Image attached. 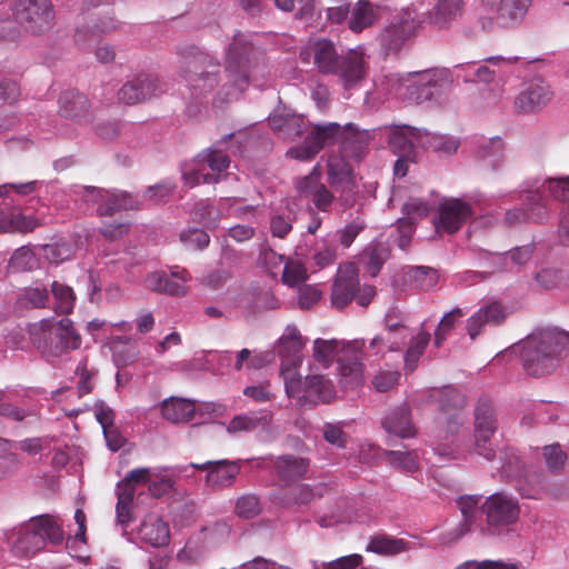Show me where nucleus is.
<instances>
[{"mask_svg": "<svg viewBox=\"0 0 569 569\" xmlns=\"http://www.w3.org/2000/svg\"><path fill=\"white\" fill-rule=\"evenodd\" d=\"M481 496L467 495L457 499L461 512V522L449 533L451 540H458L466 533L480 530L495 533L499 528L515 523L520 509L516 499L503 492L490 495L479 508Z\"/></svg>", "mask_w": 569, "mask_h": 569, "instance_id": "nucleus-1", "label": "nucleus"}, {"mask_svg": "<svg viewBox=\"0 0 569 569\" xmlns=\"http://www.w3.org/2000/svg\"><path fill=\"white\" fill-rule=\"evenodd\" d=\"M299 58L303 63L312 61L322 74H337L345 90L357 88L367 76V62L362 53L350 50L340 56L336 44L328 39L309 42L300 50Z\"/></svg>", "mask_w": 569, "mask_h": 569, "instance_id": "nucleus-2", "label": "nucleus"}, {"mask_svg": "<svg viewBox=\"0 0 569 569\" xmlns=\"http://www.w3.org/2000/svg\"><path fill=\"white\" fill-rule=\"evenodd\" d=\"M569 353V332L558 327L541 328L525 341L521 360L526 372L542 377L553 372Z\"/></svg>", "mask_w": 569, "mask_h": 569, "instance_id": "nucleus-3", "label": "nucleus"}, {"mask_svg": "<svg viewBox=\"0 0 569 569\" xmlns=\"http://www.w3.org/2000/svg\"><path fill=\"white\" fill-rule=\"evenodd\" d=\"M547 186L550 196L556 200L569 201V176L567 178H536L528 181L522 189L523 207H515L506 211L502 223L517 227L528 222L542 223L548 218V207L541 188Z\"/></svg>", "mask_w": 569, "mask_h": 569, "instance_id": "nucleus-4", "label": "nucleus"}, {"mask_svg": "<svg viewBox=\"0 0 569 569\" xmlns=\"http://www.w3.org/2000/svg\"><path fill=\"white\" fill-rule=\"evenodd\" d=\"M32 346L41 357L54 363L81 346V336L68 318H47L28 326Z\"/></svg>", "mask_w": 569, "mask_h": 569, "instance_id": "nucleus-5", "label": "nucleus"}, {"mask_svg": "<svg viewBox=\"0 0 569 569\" xmlns=\"http://www.w3.org/2000/svg\"><path fill=\"white\" fill-rule=\"evenodd\" d=\"M258 54L248 36L240 31L233 34L226 57V72L233 91H227V96L243 92L250 82H254L258 69H266L264 64L260 66Z\"/></svg>", "mask_w": 569, "mask_h": 569, "instance_id": "nucleus-6", "label": "nucleus"}, {"mask_svg": "<svg viewBox=\"0 0 569 569\" xmlns=\"http://www.w3.org/2000/svg\"><path fill=\"white\" fill-rule=\"evenodd\" d=\"M440 411L443 415V426L439 428L433 451L441 458L458 459L459 447L449 440L460 432L467 421L463 411L466 407L465 396L457 389L448 388L439 398Z\"/></svg>", "mask_w": 569, "mask_h": 569, "instance_id": "nucleus-7", "label": "nucleus"}, {"mask_svg": "<svg viewBox=\"0 0 569 569\" xmlns=\"http://www.w3.org/2000/svg\"><path fill=\"white\" fill-rule=\"evenodd\" d=\"M179 52L187 59L182 78L191 97L199 100L212 92L220 81L219 62L196 46H183Z\"/></svg>", "mask_w": 569, "mask_h": 569, "instance_id": "nucleus-8", "label": "nucleus"}, {"mask_svg": "<svg viewBox=\"0 0 569 569\" xmlns=\"http://www.w3.org/2000/svg\"><path fill=\"white\" fill-rule=\"evenodd\" d=\"M451 84L448 69H431L398 78L396 93L409 102L422 103L438 100L450 90Z\"/></svg>", "mask_w": 569, "mask_h": 569, "instance_id": "nucleus-9", "label": "nucleus"}, {"mask_svg": "<svg viewBox=\"0 0 569 569\" xmlns=\"http://www.w3.org/2000/svg\"><path fill=\"white\" fill-rule=\"evenodd\" d=\"M12 551L20 557H29L40 551L49 540L52 545H60L63 533L58 522L48 515L31 518L9 538Z\"/></svg>", "mask_w": 569, "mask_h": 569, "instance_id": "nucleus-10", "label": "nucleus"}, {"mask_svg": "<svg viewBox=\"0 0 569 569\" xmlns=\"http://www.w3.org/2000/svg\"><path fill=\"white\" fill-rule=\"evenodd\" d=\"M286 392L290 398H297L300 406L326 403L336 397L332 381L323 375H309L305 379L289 369L283 372Z\"/></svg>", "mask_w": 569, "mask_h": 569, "instance_id": "nucleus-11", "label": "nucleus"}, {"mask_svg": "<svg viewBox=\"0 0 569 569\" xmlns=\"http://www.w3.org/2000/svg\"><path fill=\"white\" fill-rule=\"evenodd\" d=\"M16 22L27 32L41 34L49 31L56 18L51 0H10Z\"/></svg>", "mask_w": 569, "mask_h": 569, "instance_id": "nucleus-12", "label": "nucleus"}, {"mask_svg": "<svg viewBox=\"0 0 569 569\" xmlns=\"http://www.w3.org/2000/svg\"><path fill=\"white\" fill-rule=\"evenodd\" d=\"M229 166L228 154L222 150L208 148L194 158L192 166L183 171L182 177L189 187L216 184Z\"/></svg>", "mask_w": 569, "mask_h": 569, "instance_id": "nucleus-13", "label": "nucleus"}, {"mask_svg": "<svg viewBox=\"0 0 569 569\" xmlns=\"http://www.w3.org/2000/svg\"><path fill=\"white\" fill-rule=\"evenodd\" d=\"M327 182L337 193L341 211L351 209L358 197V186L351 166L343 157L332 156L328 159Z\"/></svg>", "mask_w": 569, "mask_h": 569, "instance_id": "nucleus-14", "label": "nucleus"}, {"mask_svg": "<svg viewBox=\"0 0 569 569\" xmlns=\"http://www.w3.org/2000/svg\"><path fill=\"white\" fill-rule=\"evenodd\" d=\"M346 130L347 124L342 127L337 122L315 124L305 141L300 146L290 148L288 154L297 160H311L326 146L340 143L342 147Z\"/></svg>", "mask_w": 569, "mask_h": 569, "instance_id": "nucleus-15", "label": "nucleus"}, {"mask_svg": "<svg viewBox=\"0 0 569 569\" xmlns=\"http://www.w3.org/2000/svg\"><path fill=\"white\" fill-rule=\"evenodd\" d=\"M498 429V419L491 401L480 398L475 407L476 451L487 460L495 458V450L487 446Z\"/></svg>", "mask_w": 569, "mask_h": 569, "instance_id": "nucleus-16", "label": "nucleus"}, {"mask_svg": "<svg viewBox=\"0 0 569 569\" xmlns=\"http://www.w3.org/2000/svg\"><path fill=\"white\" fill-rule=\"evenodd\" d=\"M366 347L363 339H356L343 343L341 356L338 357L340 383L343 389H352L362 383L363 366L361 355Z\"/></svg>", "mask_w": 569, "mask_h": 569, "instance_id": "nucleus-17", "label": "nucleus"}, {"mask_svg": "<svg viewBox=\"0 0 569 569\" xmlns=\"http://www.w3.org/2000/svg\"><path fill=\"white\" fill-rule=\"evenodd\" d=\"M296 190L301 198L310 199L313 206L322 212H328L337 200L332 191L321 182V172L317 167L312 171L296 181Z\"/></svg>", "mask_w": 569, "mask_h": 569, "instance_id": "nucleus-18", "label": "nucleus"}, {"mask_svg": "<svg viewBox=\"0 0 569 569\" xmlns=\"http://www.w3.org/2000/svg\"><path fill=\"white\" fill-rule=\"evenodd\" d=\"M273 465L278 479L286 486L305 477L309 469V459L293 455H283L273 459L272 456L257 459V467L269 468Z\"/></svg>", "mask_w": 569, "mask_h": 569, "instance_id": "nucleus-19", "label": "nucleus"}, {"mask_svg": "<svg viewBox=\"0 0 569 569\" xmlns=\"http://www.w3.org/2000/svg\"><path fill=\"white\" fill-rule=\"evenodd\" d=\"M296 258L309 263L310 267L323 269L336 261V247L327 240L303 237L295 249Z\"/></svg>", "mask_w": 569, "mask_h": 569, "instance_id": "nucleus-20", "label": "nucleus"}, {"mask_svg": "<svg viewBox=\"0 0 569 569\" xmlns=\"http://www.w3.org/2000/svg\"><path fill=\"white\" fill-rule=\"evenodd\" d=\"M241 460H208L203 463H190L196 470H208L206 483L212 489H222L233 485L241 470Z\"/></svg>", "mask_w": 569, "mask_h": 569, "instance_id": "nucleus-21", "label": "nucleus"}, {"mask_svg": "<svg viewBox=\"0 0 569 569\" xmlns=\"http://www.w3.org/2000/svg\"><path fill=\"white\" fill-rule=\"evenodd\" d=\"M359 277L353 263H348L338 269L331 288V305L337 309H343L349 305L359 291Z\"/></svg>", "mask_w": 569, "mask_h": 569, "instance_id": "nucleus-22", "label": "nucleus"}, {"mask_svg": "<svg viewBox=\"0 0 569 569\" xmlns=\"http://www.w3.org/2000/svg\"><path fill=\"white\" fill-rule=\"evenodd\" d=\"M162 91L158 78L149 73H139L127 81L118 91V99L127 104L139 103Z\"/></svg>", "mask_w": 569, "mask_h": 569, "instance_id": "nucleus-23", "label": "nucleus"}, {"mask_svg": "<svg viewBox=\"0 0 569 569\" xmlns=\"http://www.w3.org/2000/svg\"><path fill=\"white\" fill-rule=\"evenodd\" d=\"M422 128L408 124H390L387 139L391 151L400 158H416V148L420 147Z\"/></svg>", "mask_w": 569, "mask_h": 569, "instance_id": "nucleus-24", "label": "nucleus"}, {"mask_svg": "<svg viewBox=\"0 0 569 569\" xmlns=\"http://www.w3.org/2000/svg\"><path fill=\"white\" fill-rule=\"evenodd\" d=\"M190 279L189 272L186 269L174 267L170 274L161 271H156L146 278V286L158 293H166L169 296H183L186 293L184 283Z\"/></svg>", "mask_w": 569, "mask_h": 569, "instance_id": "nucleus-25", "label": "nucleus"}, {"mask_svg": "<svg viewBox=\"0 0 569 569\" xmlns=\"http://www.w3.org/2000/svg\"><path fill=\"white\" fill-rule=\"evenodd\" d=\"M472 216L471 206L460 199H450L439 207V218L436 224L438 230L449 234L457 232Z\"/></svg>", "mask_w": 569, "mask_h": 569, "instance_id": "nucleus-26", "label": "nucleus"}, {"mask_svg": "<svg viewBox=\"0 0 569 569\" xmlns=\"http://www.w3.org/2000/svg\"><path fill=\"white\" fill-rule=\"evenodd\" d=\"M506 317V309L500 302L488 301L467 319V333L471 340H475L487 325L499 326L505 321Z\"/></svg>", "mask_w": 569, "mask_h": 569, "instance_id": "nucleus-27", "label": "nucleus"}, {"mask_svg": "<svg viewBox=\"0 0 569 569\" xmlns=\"http://www.w3.org/2000/svg\"><path fill=\"white\" fill-rule=\"evenodd\" d=\"M551 96L549 86L542 79H533L516 97L515 108L523 113L536 112L547 106Z\"/></svg>", "mask_w": 569, "mask_h": 569, "instance_id": "nucleus-28", "label": "nucleus"}, {"mask_svg": "<svg viewBox=\"0 0 569 569\" xmlns=\"http://www.w3.org/2000/svg\"><path fill=\"white\" fill-rule=\"evenodd\" d=\"M496 13L497 22L510 28L522 21L532 0H482Z\"/></svg>", "mask_w": 569, "mask_h": 569, "instance_id": "nucleus-29", "label": "nucleus"}, {"mask_svg": "<svg viewBox=\"0 0 569 569\" xmlns=\"http://www.w3.org/2000/svg\"><path fill=\"white\" fill-rule=\"evenodd\" d=\"M381 423L389 435L399 438H411L416 436V428L411 421L410 409L406 403L390 409L382 418Z\"/></svg>", "mask_w": 569, "mask_h": 569, "instance_id": "nucleus-30", "label": "nucleus"}, {"mask_svg": "<svg viewBox=\"0 0 569 569\" xmlns=\"http://www.w3.org/2000/svg\"><path fill=\"white\" fill-rule=\"evenodd\" d=\"M138 536L141 541L154 548L164 547L170 541L169 525L156 513H149L142 520Z\"/></svg>", "mask_w": 569, "mask_h": 569, "instance_id": "nucleus-31", "label": "nucleus"}, {"mask_svg": "<svg viewBox=\"0 0 569 569\" xmlns=\"http://www.w3.org/2000/svg\"><path fill=\"white\" fill-rule=\"evenodd\" d=\"M519 60L518 57H489L485 61L490 64L476 66L475 63L468 64L467 69L469 74L475 76L479 81L490 82L496 74H507L512 72V66Z\"/></svg>", "mask_w": 569, "mask_h": 569, "instance_id": "nucleus-32", "label": "nucleus"}, {"mask_svg": "<svg viewBox=\"0 0 569 569\" xmlns=\"http://www.w3.org/2000/svg\"><path fill=\"white\" fill-rule=\"evenodd\" d=\"M375 130H359L353 124L347 123L346 134L342 140L341 151L346 157L360 160L373 139Z\"/></svg>", "mask_w": 569, "mask_h": 569, "instance_id": "nucleus-33", "label": "nucleus"}, {"mask_svg": "<svg viewBox=\"0 0 569 569\" xmlns=\"http://www.w3.org/2000/svg\"><path fill=\"white\" fill-rule=\"evenodd\" d=\"M119 21L113 17L100 18L78 26L74 32V40L81 47H87L101 34L116 30Z\"/></svg>", "mask_w": 569, "mask_h": 569, "instance_id": "nucleus-34", "label": "nucleus"}, {"mask_svg": "<svg viewBox=\"0 0 569 569\" xmlns=\"http://www.w3.org/2000/svg\"><path fill=\"white\" fill-rule=\"evenodd\" d=\"M97 134L104 140L119 139L122 143L130 147H137L140 139L137 141L132 137L139 132V127L129 122H104L96 128Z\"/></svg>", "mask_w": 569, "mask_h": 569, "instance_id": "nucleus-35", "label": "nucleus"}, {"mask_svg": "<svg viewBox=\"0 0 569 569\" xmlns=\"http://www.w3.org/2000/svg\"><path fill=\"white\" fill-rule=\"evenodd\" d=\"M59 111L61 116L72 120H81L88 117L89 100L77 90H67L60 94Z\"/></svg>", "mask_w": 569, "mask_h": 569, "instance_id": "nucleus-36", "label": "nucleus"}, {"mask_svg": "<svg viewBox=\"0 0 569 569\" xmlns=\"http://www.w3.org/2000/svg\"><path fill=\"white\" fill-rule=\"evenodd\" d=\"M328 490L326 483H317L315 486L302 483L288 490L282 497V503L288 508L296 505H308L315 499L322 498Z\"/></svg>", "mask_w": 569, "mask_h": 569, "instance_id": "nucleus-37", "label": "nucleus"}, {"mask_svg": "<svg viewBox=\"0 0 569 569\" xmlns=\"http://www.w3.org/2000/svg\"><path fill=\"white\" fill-rule=\"evenodd\" d=\"M141 200L126 191H107L103 203L97 209L99 216H112L121 210L138 209Z\"/></svg>", "mask_w": 569, "mask_h": 569, "instance_id": "nucleus-38", "label": "nucleus"}, {"mask_svg": "<svg viewBox=\"0 0 569 569\" xmlns=\"http://www.w3.org/2000/svg\"><path fill=\"white\" fill-rule=\"evenodd\" d=\"M378 9L369 0H359L350 11L349 29L359 33L371 27L378 19Z\"/></svg>", "mask_w": 569, "mask_h": 569, "instance_id": "nucleus-39", "label": "nucleus"}, {"mask_svg": "<svg viewBox=\"0 0 569 569\" xmlns=\"http://www.w3.org/2000/svg\"><path fill=\"white\" fill-rule=\"evenodd\" d=\"M194 403L181 398H169L161 403L162 417L173 423L188 422L194 415Z\"/></svg>", "mask_w": 569, "mask_h": 569, "instance_id": "nucleus-40", "label": "nucleus"}, {"mask_svg": "<svg viewBox=\"0 0 569 569\" xmlns=\"http://www.w3.org/2000/svg\"><path fill=\"white\" fill-rule=\"evenodd\" d=\"M190 217L193 222H197L204 228L214 229L218 227L220 219L223 217V208H221V199L218 206L214 207L209 200H199L193 204L190 210Z\"/></svg>", "mask_w": 569, "mask_h": 569, "instance_id": "nucleus-41", "label": "nucleus"}, {"mask_svg": "<svg viewBox=\"0 0 569 569\" xmlns=\"http://www.w3.org/2000/svg\"><path fill=\"white\" fill-rule=\"evenodd\" d=\"M465 0H437L431 11L432 23L438 28H446L461 16Z\"/></svg>", "mask_w": 569, "mask_h": 569, "instance_id": "nucleus-42", "label": "nucleus"}, {"mask_svg": "<svg viewBox=\"0 0 569 569\" xmlns=\"http://www.w3.org/2000/svg\"><path fill=\"white\" fill-rule=\"evenodd\" d=\"M458 147L459 141L456 138L422 129L420 148L432 150L440 154L451 156L457 151Z\"/></svg>", "mask_w": 569, "mask_h": 569, "instance_id": "nucleus-43", "label": "nucleus"}, {"mask_svg": "<svg viewBox=\"0 0 569 569\" xmlns=\"http://www.w3.org/2000/svg\"><path fill=\"white\" fill-rule=\"evenodd\" d=\"M51 295L53 297V307L56 313L58 315H69L73 311L76 305V295L73 289L60 281H52L51 286Z\"/></svg>", "mask_w": 569, "mask_h": 569, "instance_id": "nucleus-44", "label": "nucleus"}, {"mask_svg": "<svg viewBox=\"0 0 569 569\" xmlns=\"http://www.w3.org/2000/svg\"><path fill=\"white\" fill-rule=\"evenodd\" d=\"M405 282L415 289L428 290L437 284L438 273L430 267H410L405 273Z\"/></svg>", "mask_w": 569, "mask_h": 569, "instance_id": "nucleus-45", "label": "nucleus"}, {"mask_svg": "<svg viewBox=\"0 0 569 569\" xmlns=\"http://www.w3.org/2000/svg\"><path fill=\"white\" fill-rule=\"evenodd\" d=\"M505 143L500 137L485 140L478 147V157L487 161L492 170H497L505 159Z\"/></svg>", "mask_w": 569, "mask_h": 569, "instance_id": "nucleus-46", "label": "nucleus"}, {"mask_svg": "<svg viewBox=\"0 0 569 569\" xmlns=\"http://www.w3.org/2000/svg\"><path fill=\"white\" fill-rule=\"evenodd\" d=\"M408 542L386 535L375 536L366 550L383 556H395L407 550Z\"/></svg>", "mask_w": 569, "mask_h": 569, "instance_id": "nucleus-47", "label": "nucleus"}, {"mask_svg": "<svg viewBox=\"0 0 569 569\" xmlns=\"http://www.w3.org/2000/svg\"><path fill=\"white\" fill-rule=\"evenodd\" d=\"M431 336L427 331H420L411 339V343L403 355L405 371L411 373L417 368L418 361L429 345Z\"/></svg>", "mask_w": 569, "mask_h": 569, "instance_id": "nucleus-48", "label": "nucleus"}, {"mask_svg": "<svg viewBox=\"0 0 569 569\" xmlns=\"http://www.w3.org/2000/svg\"><path fill=\"white\" fill-rule=\"evenodd\" d=\"M516 489L523 498L539 499L546 489L545 478L540 472L526 471L523 477L517 480Z\"/></svg>", "mask_w": 569, "mask_h": 569, "instance_id": "nucleus-49", "label": "nucleus"}, {"mask_svg": "<svg viewBox=\"0 0 569 569\" xmlns=\"http://www.w3.org/2000/svg\"><path fill=\"white\" fill-rule=\"evenodd\" d=\"M37 266L38 259L33 251L29 247L22 246L12 253L7 264V272H27L33 270Z\"/></svg>", "mask_w": 569, "mask_h": 569, "instance_id": "nucleus-50", "label": "nucleus"}, {"mask_svg": "<svg viewBox=\"0 0 569 569\" xmlns=\"http://www.w3.org/2000/svg\"><path fill=\"white\" fill-rule=\"evenodd\" d=\"M112 359L118 368L133 363L138 358V349L128 338L117 337L112 340Z\"/></svg>", "mask_w": 569, "mask_h": 569, "instance_id": "nucleus-51", "label": "nucleus"}, {"mask_svg": "<svg viewBox=\"0 0 569 569\" xmlns=\"http://www.w3.org/2000/svg\"><path fill=\"white\" fill-rule=\"evenodd\" d=\"M345 342H339L336 339L325 340L318 338L313 342V358L318 363H321L325 368H328L338 356V351Z\"/></svg>", "mask_w": 569, "mask_h": 569, "instance_id": "nucleus-52", "label": "nucleus"}, {"mask_svg": "<svg viewBox=\"0 0 569 569\" xmlns=\"http://www.w3.org/2000/svg\"><path fill=\"white\" fill-rule=\"evenodd\" d=\"M50 297L46 286L40 282H33L23 289L19 301L27 308L40 309L48 307Z\"/></svg>", "mask_w": 569, "mask_h": 569, "instance_id": "nucleus-53", "label": "nucleus"}, {"mask_svg": "<svg viewBox=\"0 0 569 569\" xmlns=\"http://www.w3.org/2000/svg\"><path fill=\"white\" fill-rule=\"evenodd\" d=\"M383 458L393 468L413 473L419 469L418 456L415 451L385 450Z\"/></svg>", "mask_w": 569, "mask_h": 569, "instance_id": "nucleus-54", "label": "nucleus"}, {"mask_svg": "<svg viewBox=\"0 0 569 569\" xmlns=\"http://www.w3.org/2000/svg\"><path fill=\"white\" fill-rule=\"evenodd\" d=\"M465 316L461 308H453L446 312L435 330V347L440 348L451 335L459 320Z\"/></svg>", "mask_w": 569, "mask_h": 569, "instance_id": "nucleus-55", "label": "nucleus"}, {"mask_svg": "<svg viewBox=\"0 0 569 569\" xmlns=\"http://www.w3.org/2000/svg\"><path fill=\"white\" fill-rule=\"evenodd\" d=\"M540 287L550 290L569 284V271L557 268H545L536 274Z\"/></svg>", "mask_w": 569, "mask_h": 569, "instance_id": "nucleus-56", "label": "nucleus"}, {"mask_svg": "<svg viewBox=\"0 0 569 569\" xmlns=\"http://www.w3.org/2000/svg\"><path fill=\"white\" fill-rule=\"evenodd\" d=\"M134 495L129 489L117 488L116 521L122 528L128 527L132 520Z\"/></svg>", "mask_w": 569, "mask_h": 569, "instance_id": "nucleus-57", "label": "nucleus"}, {"mask_svg": "<svg viewBox=\"0 0 569 569\" xmlns=\"http://www.w3.org/2000/svg\"><path fill=\"white\" fill-rule=\"evenodd\" d=\"M270 422V417L266 415V417H261L258 415H239L236 416L228 425V432H240V431H252L260 426H268Z\"/></svg>", "mask_w": 569, "mask_h": 569, "instance_id": "nucleus-58", "label": "nucleus"}, {"mask_svg": "<svg viewBox=\"0 0 569 569\" xmlns=\"http://www.w3.org/2000/svg\"><path fill=\"white\" fill-rule=\"evenodd\" d=\"M428 210V204L419 199L406 202L401 209L403 217L398 219V227L403 228L407 224L411 229L416 223V218L427 216Z\"/></svg>", "mask_w": 569, "mask_h": 569, "instance_id": "nucleus-59", "label": "nucleus"}, {"mask_svg": "<svg viewBox=\"0 0 569 569\" xmlns=\"http://www.w3.org/2000/svg\"><path fill=\"white\" fill-rule=\"evenodd\" d=\"M362 556L352 553L349 556L339 557L331 561H319L311 559L310 565L312 569H356L362 563Z\"/></svg>", "mask_w": 569, "mask_h": 569, "instance_id": "nucleus-60", "label": "nucleus"}, {"mask_svg": "<svg viewBox=\"0 0 569 569\" xmlns=\"http://www.w3.org/2000/svg\"><path fill=\"white\" fill-rule=\"evenodd\" d=\"M306 262L297 258L289 259L283 267L282 281L290 287H296L307 280Z\"/></svg>", "mask_w": 569, "mask_h": 569, "instance_id": "nucleus-61", "label": "nucleus"}, {"mask_svg": "<svg viewBox=\"0 0 569 569\" xmlns=\"http://www.w3.org/2000/svg\"><path fill=\"white\" fill-rule=\"evenodd\" d=\"M234 512L239 518L252 519L261 512V505L258 496L246 493L236 501Z\"/></svg>", "mask_w": 569, "mask_h": 569, "instance_id": "nucleus-62", "label": "nucleus"}, {"mask_svg": "<svg viewBox=\"0 0 569 569\" xmlns=\"http://www.w3.org/2000/svg\"><path fill=\"white\" fill-rule=\"evenodd\" d=\"M295 213L291 210L276 212L270 218V231L272 237L283 239L292 230Z\"/></svg>", "mask_w": 569, "mask_h": 569, "instance_id": "nucleus-63", "label": "nucleus"}, {"mask_svg": "<svg viewBox=\"0 0 569 569\" xmlns=\"http://www.w3.org/2000/svg\"><path fill=\"white\" fill-rule=\"evenodd\" d=\"M542 450L546 465L551 471H558L563 467L567 455L562 451L559 443L545 446Z\"/></svg>", "mask_w": 569, "mask_h": 569, "instance_id": "nucleus-64", "label": "nucleus"}]
</instances>
